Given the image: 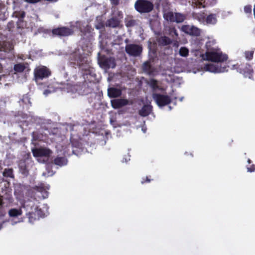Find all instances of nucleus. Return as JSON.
<instances>
[{"mask_svg":"<svg viewBox=\"0 0 255 255\" xmlns=\"http://www.w3.org/2000/svg\"><path fill=\"white\" fill-rule=\"evenodd\" d=\"M203 60H206L210 62L204 64L203 69L211 73H218L227 71V66L224 63L228 57L222 53L219 48L214 50L206 52L202 55Z\"/></svg>","mask_w":255,"mask_h":255,"instance_id":"obj_1","label":"nucleus"},{"mask_svg":"<svg viewBox=\"0 0 255 255\" xmlns=\"http://www.w3.org/2000/svg\"><path fill=\"white\" fill-rule=\"evenodd\" d=\"M22 207L26 212L28 223L33 224L39 218H43L48 214V207L45 204H40L35 198L25 200Z\"/></svg>","mask_w":255,"mask_h":255,"instance_id":"obj_2","label":"nucleus"},{"mask_svg":"<svg viewBox=\"0 0 255 255\" xmlns=\"http://www.w3.org/2000/svg\"><path fill=\"white\" fill-rule=\"evenodd\" d=\"M83 50H78L77 51H74L70 55V63L74 65H77L84 72V76L88 75L94 76L93 68L90 64V59L87 57L82 56Z\"/></svg>","mask_w":255,"mask_h":255,"instance_id":"obj_3","label":"nucleus"},{"mask_svg":"<svg viewBox=\"0 0 255 255\" xmlns=\"http://www.w3.org/2000/svg\"><path fill=\"white\" fill-rule=\"evenodd\" d=\"M75 25H72L70 28L66 27H62L52 30V34L54 35H58L60 36H69L73 33L76 29H79L81 32L86 34L87 33H90L92 27L88 25L87 23L77 22Z\"/></svg>","mask_w":255,"mask_h":255,"instance_id":"obj_4","label":"nucleus"},{"mask_svg":"<svg viewBox=\"0 0 255 255\" xmlns=\"http://www.w3.org/2000/svg\"><path fill=\"white\" fill-rule=\"evenodd\" d=\"M57 89H60L62 91L67 93H74L78 90V86L72 85L69 83L66 84L55 83L53 86H48V89L44 91L43 94L46 96L49 93L56 91Z\"/></svg>","mask_w":255,"mask_h":255,"instance_id":"obj_5","label":"nucleus"},{"mask_svg":"<svg viewBox=\"0 0 255 255\" xmlns=\"http://www.w3.org/2000/svg\"><path fill=\"white\" fill-rule=\"evenodd\" d=\"M13 56V43L9 41H0V59L11 58Z\"/></svg>","mask_w":255,"mask_h":255,"instance_id":"obj_6","label":"nucleus"},{"mask_svg":"<svg viewBox=\"0 0 255 255\" xmlns=\"http://www.w3.org/2000/svg\"><path fill=\"white\" fill-rule=\"evenodd\" d=\"M33 156L40 163H44L48 160L52 153L51 151L45 147H36L32 149Z\"/></svg>","mask_w":255,"mask_h":255,"instance_id":"obj_7","label":"nucleus"},{"mask_svg":"<svg viewBox=\"0 0 255 255\" xmlns=\"http://www.w3.org/2000/svg\"><path fill=\"white\" fill-rule=\"evenodd\" d=\"M134 7L140 13H146L152 10L153 5L147 0H137L134 3Z\"/></svg>","mask_w":255,"mask_h":255,"instance_id":"obj_8","label":"nucleus"},{"mask_svg":"<svg viewBox=\"0 0 255 255\" xmlns=\"http://www.w3.org/2000/svg\"><path fill=\"white\" fill-rule=\"evenodd\" d=\"M153 100L157 106L162 107L167 105L171 102V97L168 95L154 93L152 95Z\"/></svg>","mask_w":255,"mask_h":255,"instance_id":"obj_9","label":"nucleus"},{"mask_svg":"<svg viewBox=\"0 0 255 255\" xmlns=\"http://www.w3.org/2000/svg\"><path fill=\"white\" fill-rule=\"evenodd\" d=\"M34 77L36 83L38 80L47 78L51 74L49 70L46 67L40 66L36 67L34 70Z\"/></svg>","mask_w":255,"mask_h":255,"instance_id":"obj_10","label":"nucleus"},{"mask_svg":"<svg viewBox=\"0 0 255 255\" xmlns=\"http://www.w3.org/2000/svg\"><path fill=\"white\" fill-rule=\"evenodd\" d=\"M164 18L167 21L182 22L185 18V16L180 13H173L171 11L165 12L163 15Z\"/></svg>","mask_w":255,"mask_h":255,"instance_id":"obj_11","label":"nucleus"},{"mask_svg":"<svg viewBox=\"0 0 255 255\" xmlns=\"http://www.w3.org/2000/svg\"><path fill=\"white\" fill-rule=\"evenodd\" d=\"M126 51L130 56L137 57L139 56L142 51V47L141 45L129 44L126 46Z\"/></svg>","mask_w":255,"mask_h":255,"instance_id":"obj_12","label":"nucleus"},{"mask_svg":"<svg viewBox=\"0 0 255 255\" xmlns=\"http://www.w3.org/2000/svg\"><path fill=\"white\" fill-rule=\"evenodd\" d=\"M98 54L100 55L99 53ZM98 63L100 67L105 69L114 68L116 66L115 60L112 58H108L99 56Z\"/></svg>","mask_w":255,"mask_h":255,"instance_id":"obj_13","label":"nucleus"},{"mask_svg":"<svg viewBox=\"0 0 255 255\" xmlns=\"http://www.w3.org/2000/svg\"><path fill=\"white\" fill-rule=\"evenodd\" d=\"M181 30L185 33L196 36H199L201 33V29L193 25H183L181 27Z\"/></svg>","mask_w":255,"mask_h":255,"instance_id":"obj_14","label":"nucleus"},{"mask_svg":"<svg viewBox=\"0 0 255 255\" xmlns=\"http://www.w3.org/2000/svg\"><path fill=\"white\" fill-rule=\"evenodd\" d=\"M49 189V186L47 185L44 186L41 185L40 186L36 187L35 190H36V193L37 194V196L39 198H42L43 199L46 198L48 196V192L47 190Z\"/></svg>","mask_w":255,"mask_h":255,"instance_id":"obj_15","label":"nucleus"},{"mask_svg":"<svg viewBox=\"0 0 255 255\" xmlns=\"http://www.w3.org/2000/svg\"><path fill=\"white\" fill-rule=\"evenodd\" d=\"M147 84L152 89V90L154 91L160 90L161 91H164L165 90V89L164 87H162L160 85V83L159 81L154 79H150L147 81Z\"/></svg>","mask_w":255,"mask_h":255,"instance_id":"obj_16","label":"nucleus"},{"mask_svg":"<svg viewBox=\"0 0 255 255\" xmlns=\"http://www.w3.org/2000/svg\"><path fill=\"white\" fill-rule=\"evenodd\" d=\"M128 101L125 99H118L111 100L112 106L114 109H118L128 105Z\"/></svg>","mask_w":255,"mask_h":255,"instance_id":"obj_17","label":"nucleus"},{"mask_svg":"<svg viewBox=\"0 0 255 255\" xmlns=\"http://www.w3.org/2000/svg\"><path fill=\"white\" fill-rule=\"evenodd\" d=\"M205 47L206 49V52L219 48L217 45L216 40L213 37L208 38L207 41L206 42Z\"/></svg>","mask_w":255,"mask_h":255,"instance_id":"obj_18","label":"nucleus"},{"mask_svg":"<svg viewBox=\"0 0 255 255\" xmlns=\"http://www.w3.org/2000/svg\"><path fill=\"white\" fill-rule=\"evenodd\" d=\"M105 25L104 17L103 16H97L95 23V28L101 32L104 30Z\"/></svg>","mask_w":255,"mask_h":255,"instance_id":"obj_19","label":"nucleus"},{"mask_svg":"<svg viewBox=\"0 0 255 255\" xmlns=\"http://www.w3.org/2000/svg\"><path fill=\"white\" fill-rule=\"evenodd\" d=\"M122 94L120 89L116 88H110L108 90V96L111 98H116L120 96Z\"/></svg>","mask_w":255,"mask_h":255,"instance_id":"obj_20","label":"nucleus"},{"mask_svg":"<svg viewBox=\"0 0 255 255\" xmlns=\"http://www.w3.org/2000/svg\"><path fill=\"white\" fill-rule=\"evenodd\" d=\"M142 68L143 70L149 75H154L156 74L155 70L152 67L148 62L143 64Z\"/></svg>","mask_w":255,"mask_h":255,"instance_id":"obj_21","label":"nucleus"},{"mask_svg":"<svg viewBox=\"0 0 255 255\" xmlns=\"http://www.w3.org/2000/svg\"><path fill=\"white\" fill-rule=\"evenodd\" d=\"M152 107L150 105H144L139 111V114L141 116L146 117L151 112Z\"/></svg>","mask_w":255,"mask_h":255,"instance_id":"obj_22","label":"nucleus"},{"mask_svg":"<svg viewBox=\"0 0 255 255\" xmlns=\"http://www.w3.org/2000/svg\"><path fill=\"white\" fill-rule=\"evenodd\" d=\"M8 214L10 217L15 218L21 215L22 211L20 208H12L8 211Z\"/></svg>","mask_w":255,"mask_h":255,"instance_id":"obj_23","label":"nucleus"},{"mask_svg":"<svg viewBox=\"0 0 255 255\" xmlns=\"http://www.w3.org/2000/svg\"><path fill=\"white\" fill-rule=\"evenodd\" d=\"M22 120H20L21 123H25L28 125L35 121V118L32 115H27L23 114L21 115Z\"/></svg>","mask_w":255,"mask_h":255,"instance_id":"obj_24","label":"nucleus"},{"mask_svg":"<svg viewBox=\"0 0 255 255\" xmlns=\"http://www.w3.org/2000/svg\"><path fill=\"white\" fill-rule=\"evenodd\" d=\"M217 22V16L215 14H211L206 18L205 24L214 25Z\"/></svg>","mask_w":255,"mask_h":255,"instance_id":"obj_25","label":"nucleus"},{"mask_svg":"<svg viewBox=\"0 0 255 255\" xmlns=\"http://www.w3.org/2000/svg\"><path fill=\"white\" fill-rule=\"evenodd\" d=\"M193 16L194 19H197L200 23L205 24V15L204 13H194Z\"/></svg>","mask_w":255,"mask_h":255,"instance_id":"obj_26","label":"nucleus"},{"mask_svg":"<svg viewBox=\"0 0 255 255\" xmlns=\"http://www.w3.org/2000/svg\"><path fill=\"white\" fill-rule=\"evenodd\" d=\"M71 147L70 144L68 146H66L65 147H63L61 144H58L56 146V148L58 152H62V154L64 155H70V153H68L69 148Z\"/></svg>","mask_w":255,"mask_h":255,"instance_id":"obj_27","label":"nucleus"},{"mask_svg":"<svg viewBox=\"0 0 255 255\" xmlns=\"http://www.w3.org/2000/svg\"><path fill=\"white\" fill-rule=\"evenodd\" d=\"M119 24V21L117 19L112 18L107 21L106 25L108 27H116Z\"/></svg>","mask_w":255,"mask_h":255,"instance_id":"obj_28","label":"nucleus"},{"mask_svg":"<svg viewBox=\"0 0 255 255\" xmlns=\"http://www.w3.org/2000/svg\"><path fill=\"white\" fill-rule=\"evenodd\" d=\"M158 42L161 45H167L171 42V41L166 36H161L158 39Z\"/></svg>","mask_w":255,"mask_h":255,"instance_id":"obj_29","label":"nucleus"},{"mask_svg":"<svg viewBox=\"0 0 255 255\" xmlns=\"http://www.w3.org/2000/svg\"><path fill=\"white\" fill-rule=\"evenodd\" d=\"M54 163L57 165L62 166L67 164V160L64 157H57L54 160Z\"/></svg>","mask_w":255,"mask_h":255,"instance_id":"obj_30","label":"nucleus"},{"mask_svg":"<svg viewBox=\"0 0 255 255\" xmlns=\"http://www.w3.org/2000/svg\"><path fill=\"white\" fill-rule=\"evenodd\" d=\"M179 54L183 57H187L189 55V50L188 48L182 46L179 49Z\"/></svg>","mask_w":255,"mask_h":255,"instance_id":"obj_31","label":"nucleus"},{"mask_svg":"<svg viewBox=\"0 0 255 255\" xmlns=\"http://www.w3.org/2000/svg\"><path fill=\"white\" fill-rule=\"evenodd\" d=\"M14 195L17 200H20L23 196L21 187L20 186H16L15 187Z\"/></svg>","mask_w":255,"mask_h":255,"instance_id":"obj_32","label":"nucleus"},{"mask_svg":"<svg viewBox=\"0 0 255 255\" xmlns=\"http://www.w3.org/2000/svg\"><path fill=\"white\" fill-rule=\"evenodd\" d=\"M26 68L24 64L19 63L14 66V70L16 72H22Z\"/></svg>","mask_w":255,"mask_h":255,"instance_id":"obj_33","label":"nucleus"},{"mask_svg":"<svg viewBox=\"0 0 255 255\" xmlns=\"http://www.w3.org/2000/svg\"><path fill=\"white\" fill-rule=\"evenodd\" d=\"M192 6L194 8H200L204 7V5L203 4L202 2L200 0H193L192 2Z\"/></svg>","mask_w":255,"mask_h":255,"instance_id":"obj_34","label":"nucleus"},{"mask_svg":"<svg viewBox=\"0 0 255 255\" xmlns=\"http://www.w3.org/2000/svg\"><path fill=\"white\" fill-rule=\"evenodd\" d=\"M21 102L25 105L27 107L30 105V98L29 96L28 95H24L22 99L21 100Z\"/></svg>","mask_w":255,"mask_h":255,"instance_id":"obj_35","label":"nucleus"},{"mask_svg":"<svg viewBox=\"0 0 255 255\" xmlns=\"http://www.w3.org/2000/svg\"><path fill=\"white\" fill-rule=\"evenodd\" d=\"M3 176L4 177L13 178V175L12 170L10 168L5 169L3 172Z\"/></svg>","mask_w":255,"mask_h":255,"instance_id":"obj_36","label":"nucleus"},{"mask_svg":"<svg viewBox=\"0 0 255 255\" xmlns=\"http://www.w3.org/2000/svg\"><path fill=\"white\" fill-rule=\"evenodd\" d=\"M19 168L21 172V173L23 174H26L27 173V170L25 166V162L24 161H20L18 164Z\"/></svg>","mask_w":255,"mask_h":255,"instance_id":"obj_37","label":"nucleus"},{"mask_svg":"<svg viewBox=\"0 0 255 255\" xmlns=\"http://www.w3.org/2000/svg\"><path fill=\"white\" fill-rule=\"evenodd\" d=\"M71 142L72 143V145L73 147H75L76 148H81V144L80 143L76 142V139L74 137L73 135H72L71 137Z\"/></svg>","mask_w":255,"mask_h":255,"instance_id":"obj_38","label":"nucleus"},{"mask_svg":"<svg viewBox=\"0 0 255 255\" xmlns=\"http://www.w3.org/2000/svg\"><path fill=\"white\" fill-rule=\"evenodd\" d=\"M249 165H247V171L249 172H253L255 171V165L254 164H250L251 163V160L249 159L248 160Z\"/></svg>","mask_w":255,"mask_h":255,"instance_id":"obj_39","label":"nucleus"},{"mask_svg":"<svg viewBox=\"0 0 255 255\" xmlns=\"http://www.w3.org/2000/svg\"><path fill=\"white\" fill-rule=\"evenodd\" d=\"M110 122L111 124H112L114 128L121 127L123 126H128L129 125L128 123H126L124 124L118 123L116 121H115L113 120H111Z\"/></svg>","mask_w":255,"mask_h":255,"instance_id":"obj_40","label":"nucleus"},{"mask_svg":"<svg viewBox=\"0 0 255 255\" xmlns=\"http://www.w3.org/2000/svg\"><path fill=\"white\" fill-rule=\"evenodd\" d=\"M254 52L253 51H249L245 52L246 58L248 60L251 59L253 57Z\"/></svg>","mask_w":255,"mask_h":255,"instance_id":"obj_41","label":"nucleus"},{"mask_svg":"<svg viewBox=\"0 0 255 255\" xmlns=\"http://www.w3.org/2000/svg\"><path fill=\"white\" fill-rule=\"evenodd\" d=\"M47 171L46 172H43L42 173V175L43 176L48 177V176H51L54 174V172L53 171H50L49 170L48 167L47 168Z\"/></svg>","mask_w":255,"mask_h":255,"instance_id":"obj_42","label":"nucleus"},{"mask_svg":"<svg viewBox=\"0 0 255 255\" xmlns=\"http://www.w3.org/2000/svg\"><path fill=\"white\" fill-rule=\"evenodd\" d=\"M244 11L247 13H251L252 12V6L251 5H246L244 7Z\"/></svg>","mask_w":255,"mask_h":255,"instance_id":"obj_43","label":"nucleus"},{"mask_svg":"<svg viewBox=\"0 0 255 255\" xmlns=\"http://www.w3.org/2000/svg\"><path fill=\"white\" fill-rule=\"evenodd\" d=\"M170 34L172 37H173V35H175L176 36H178L177 32L174 28L170 29Z\"/></svg>","mask_w":255,"mask_h":255,"instance_id":"obj_44","label":"nucleus"},{"mask_svg":"<svg viewBox=\"0 0 255 255\" xmlns=\"http://www.w3.org/2000/svg\"><path fill=\"white\" fill-rule=\"evenodd\" d=\"M130 160V156L128 154L126 155L122 159V162H127Z\"/></svg>","mask_w":255,"mask_h":255,"instance_id":"obj_45","label":"nucleus"},{"mask_svg":"<svg viewBox=\"0 0 255 255\" xmlns=\"http://www.w3.org/2000/svg\"><path fill=\"white\" fill-rule=\"evenodd\" d=\"M150 181V179L148 178V177H143L141 179V183L144 184L145 182H149Z\"/></svg>","mask_w":255,"mask_h":255,"instance_id":"obj_46","label":"nucleus"},{"mask_svg":"<svg viewBox=\"0 0 255 255\" xmlns=\"http://www.w3.org/2000/svg\"><path fill=\"white\" fill-rule=\"evenodd\" d=\"M22 222V220L20 219H18L17 221H14L13 220H11V225L14 226L15 224L20 223V222Z\"/></svg>","mask_w":255,"mask_h":255,"instance_id":"obj_47","label":"nucleus"},{"mask_svg":"<svg viewBox=\"0 0 255 255\" xmlns=\"http://www.w3.org/2000/svg\"><path fill=\"white\" fill-rule=\"evenodd\" d=\"M5 199H7L8 202H11L13 200L11 195H7V196L4 197Z\"/></svg>","mask_w":255,"mask_h":255,"instance_id":"obj_48","label":"nucleus"},{"mask_svg":"<svg viewBox=\"0 0 255 255\" xmlns=\"http://www.w3.org/2000/svg\"><path fill=\"white\" fill-rule=\"evenodd\" d=\"M25 0L27 2L34 3H36V2L39 1L40 0Z\"/></svg>","mask_w":255,"mask_h":255,"instance_id":"obj_49","label":"nucleus"},{"mask_svg":"<svg viewBox=\"0 0 255 255\" xmlns=\"http://www.w3.org/2000/svg\"><path fill=\"white\" fill-rule=\"evenodd\" d=\"M2 214V202L1 200H0V215Z\"/></svg>","mask_w":255,"mask_h":255,"instance_id":"obj_50","label":"nucleus"},{"mask_svg":"<svg viewBox=\"0 0 255 255\" xmlns=\"http://www.w3.org/2000/svg\"><path fill=\"white\" fill-rule=\"evenodd\" d=\"M19 13V14L20 15V17L21 18L23 17L24 16V15H25V13L23 11H21Z\"/></svg>","mask_w":255,"mask_h":255,"instance_id":"obj_51","label":"nucleus"},{"mask_svg":"<svg viewBox=\"0 0 255 255\" xmlns=\"http://www.w3.org/2000/svg\"><path fill=\"white\" fill-rule=\"evenodd\" d=\"M112 2V3L115 4H117L118 2V0H110Z\"/></svg>","mask_w":255,"mask_h":255,"instance_id":"obj_52","label":"nucleus"},{"mask_svg":"<svg viewBox=\"0 0 255 255\" xmlns=\"http://www.w3.org/2000/svg\"><path fill=\"white\" fill-rule=\"evenodd\" d=\"M173 45L176 46V47H178L179 46V43L178 41H176L174 42L173 43Z\"/></svg>","mask_w":255,"mask_h":255,"instance_id":"obj_53","label":"nucleus"},{"mask_svg":"<svg viewBox=\"0 0 255 255\" xmlns=\"http://www.w3.org/2000/svg\"><path fill=\"white\" fill-rule=\"evenodd\" d=\"M141 130L143 133H145L146 131V128L145 127H142Z\"/></svg>","mask_w":255,"mask_h":255,"instance_id":"obj_54","label":"nucleus"},{"mask_svg":"<svg viewBox=\"0 0 255 255\" xmlns=\"http://www.w3.org/2000/svg\"><path fill=\"white\" fill-rule=\"evenodd\" d=\"M72 152H73V154H76V155H78V153H77V150H75V149H73V150H72Z\"/></svg>","mask_w":255,"mask_h":255,"instance_id":"obj_55","label":"nucleus"},{"mask_svg":"<svg viewBox=\"0 0 255 255\" xmlns=\"http://www.w3.org/2000/svg\"><path fill=\"white\" fill-rule=\"evenodd\" d=\"M78 50H80V51H81V50H83H83L82 49H78V50H76L75 51H77ZM82 55L83 56H84V55H85V56H86V55H87V54H86V55H85V54H84V53L83 52V53L82 54Z\"/></svg>","mask_w":255,"mask_h":255,"instance_id":"obj_56","label":"nucleus"},{"mask_svg":"<svg viewBox=\"0 0 255 255\" xmlns=\"http://www.w3.org/2000/svg\"><path fill=\"white\" fill-rule=\"evenodd\" d=\"M100 47H103L104 46V44L102 43V42L101 41H100Z\"/></svg>","mask_w":255,"mask_h":255,"instance_id":"obj_57","label":"nucleus"},{"mask_svg":"<svg viewBox=\"0 0 255 255\" xmlns=\"http://www.w3.org/2000/svg\"><path fill=\"white\" fill-rule=\"evenodd\" d=\"M183 99H184V97H182L180 98L179 100H180L181 102H182V101H183Z\"/></svg>","mask_w":255,"mask_h":255,"instance_id":"obj_58","label":"nucleus"},{"mask_svg":"<svg viewBox=\"0 0 255 255\" xmlns=\"http://www.w3.org/2000/svg\"><path fill=\"white\" fill-rule=\"evenodd\" d=\"M3 224H4V222H3L2 224H0V230L2 228Z\"/></svg>","mask_w":255,"mask_h":255,"instance_id":"obj_59","label":"nucleus"},{"mask_svg":"<svg viewBox=\"0 0 255 255\" xmlns=\"http://www.w3.org/2000/svg\"><path fill=\"white\" fill-rule=\"evenodd\" d=\"M169 110H171V108L170 106L169 107Z\"/></svg>","mask_w":255,"mask_h":255,"instance_id":"obj_60","label":"nucleus"}]
</instances>
